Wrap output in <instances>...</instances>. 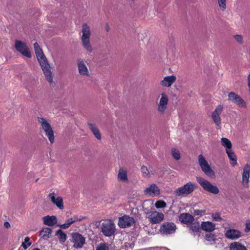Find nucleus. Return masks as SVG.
<instances>
[{"instance_id":"41","label":"nucleus","mask_w":250,"mask_h":250,"mask_svg":"<svg viewBox=\"0 0 250 250\" xmlns=\"http://www.w3.org/2000/svg\"><path fill=\"white\" fill-rule=\"evenodd\" d=\"M141 172H142V173L143 174L145 175L146 176H147L149 174V172L147 167L146 166H142L141 167Z\"/></svg>"},{"instance_id":"13","label":"nucleus","mask_w":250,"mask_h":250,"mask_svg":"<svg viewBox=\"0 0 250 250\" xmlns=\"http://www.w3.org/2000/svg\"><path fill=\"white\" fill-rule=\"evenodd\" d=\"M48 197L50 201L59 209L62 210L64 208L63 199L62 197H57V194L53 192L49 194Z\"/></svg>"},{"instance_id":"45","label":"nucleus","mask_w":250,"mask_h":250,"mask_svg":"<svg viewBox=\"0 0 250 250\" xmlns=\"http://www.w3.org/2000/svg\"><path fill=\"white\" fill-rule=\"evenodd\" d=\"M4 227L5 228H9L10 227V225L8 222H5L4 223Z\"/></svg>"},{"instance_id":"1","label":"nucleus","mask_w":250,"mask_h":250,"mask_svg":"<svg viewBox=\"0 0 250 250\" xmlns=\"http://www.w3.org/2000/svg\"><path fill=\"white\" fill-rule=\"evenodd\" d=\"M37 58L42 67L44 75L47 81L51 84L53 82L52 74L50 70V66L47 60L44 55L42 49L37 42L34 44Z\"/></svg>"},{"instance_id":"33","label":"nucleus","mask_w":250,"mask_h":250,"mask_svg":"<svg viewBox=\"0 0 250 250\" xmlns=\"http://www.w3.org/2000/svg\"><path fill=\"white\" fill-rule=\"evenodd\" d=\"M118 178L121 180L123 181H127V172L125 170H123L122 169H120L119 174H118Z\"/></svg>"},{"instance_id":"32","label":"nucleus","mask_w":250,"mask_h":250,"mask_svg":"<svg viewBox=\"0 0 250 250\" xmlns=\"http://www.w3.org/2000/svg\"><path fill=\"white\" fill-rule=\"evenodd\" d=\"M222 145L226 147V149H230L232 147L231 142L226 138H223L221 139Z\"/></svg>"},{"instance_id":"8","label":"nucleus","mask_w":250,"mask_h":250,"mask_svg":"<svg viewBox=\"0 0 250 250\" xmlns=\"http://www.w3.org/2000/svg\"><path fill=\"white\" fill-rule=\"evenodd\" d=\"M71 242L73 247L76 249L82 248L85 243V238L78 232H74L71 234Z\"/></svg>"},{"instance_id":"25","label":"nucleus","mask_w":250,"mask_h":250,"mask_svg":"<svg viewBox=\"0 0 250 250\" xmlns=\"http://www.w3.org/2000/svg\"><path fill=\"white\" fill-rule=\"evenodd\" d=\"M78 66L79 72L81 75L86 76L88 75V69L83 60L80 59L78 61Z\"/></svg>"},{"instance_id":"44","label":"nucleus","mask_w":250,"mask_h":250,"mask_svg":"<svg viewBox=\"0 0 250 250\" xmlns=\"http://www.w3.org/2000/svg\"><path fill=\"white\" fill-rule=\"evenodd\" d=\"M245 230L246 232H248L250 230V224L247 223Z\"/></svg>"},{"instance_id":"24","label":"nucleus","mask_w":250,"mask_h":250,"mask_svg":"<svg viewBox=\"0 0 250 250\" xmlns=\"http://www.w3.org/2000/svg\"><path fill=\"white\" fill-rule=\"evenodd\" d=\"M52 232V229L48 227L43 228L40 232L39 236L44 240H47L50 238Z\"/></svg>"},{"instance_id":"9","label":"nucleus","mask_w":250,"mask_h":250,"mask_svg":"<svg viewBox=\"0 0 250 250\" xmlns=\"http://www.w3.org/2000/svg\"><path fill=\"white\" fill-rule=\"evenodd\" d=\"M149 222L152 224H158L164 219V214L157 211H150L147 214Z\"/></svg>"},{"instance_id":"11","label":"nucleus","mask_w":250,"mask_h":250,"mask_svg":"<svg viewBox=\"0 0 250 250\" xmlns=\"http://www.w3.org/2000/svg\"><path fill=\"white\" fill-rule=\"evenodd\" d=\"M135 223L133 217L124 215L119 219L118 226L121 228H126L131 227Z\"/></svg>"},{"instance_id":"18","label":"nucleus","mask_w":250,"mask_h":250,"mask_svg":"<svg viewBox=\"0 0 250 250\" xmlns=\"http://www.w3.org/2000/svg\"><path fill=\"white\" fill-rule=\"evenodd\" d=\"M223 106L221 105H218L212 114V118L217 126H220L221 124V118L220 115L222 111Z\"/></svg>"},{"instance_id":"40","label":"nucleus","mask_w":250,"mask_h":250,"mask_svg":"<svg viewBox=\"0 0 250 250\" xmlns=\"http://www.w3.org/2000/svg\"><path fill=\"white\" fill-rule=\"evenodd\" d=\"M205 239L207 241L210 242L211 241H214L215 240V237L214 235L209 233L205 235Z\"/></svg>"},{"instance_id":"7","label":"nucleus","mask_w":250,"mask_h":250,"mask_svg":"<svg viewBox=\"0 0 250 250\" xmlns=\"http://www.w3.org/2000/svg\"><path fill=\"white\" fill-rule=\"evenodd\" d=\"M176 229V226L174 223L167 222L161 225L159 230L163 234L168 235L174 233Z\"/></svg>"},{"instance_id":"30","label":"nucleus","mask_w":250,"mask_h":250,"mask_svg":"<svg viewBox=\"0 0 250 250\" xmlns=\"http://www.w3.org/2000/svg\"><path fill=\"white\" fill-rule=\"evenodd\" d=\"M55 235L58 237L59 240L61 243H64L66 240V234L61 229L56 231Z\"/></svg>"},{"instance_id":"4","label":"nucleus","mask_w":250,"mask_h":250,"mask_svg":"<svg viewBox=\"0 0 250 250\" xmlns=\"http://www.w3.org/2000/svg\"><path fill=\"white\" fill-rule=\"evenodd\" d=\"M101 232L107 237H110L114 235L115 232V225L111 220H105L102 223Z\"/></svg>"},{"instance_id":"38","label":"nucleus","mask_w":250,"mask_h":250,"mask_svg":"<svg viewBox=\"0 0 250 250\" xmlns=\"http://www.w3.org/2000/svg\"><path fill=\"white\" fill-rule=\"evenodd\" d=\"M96 250H109V249L105 243H101L97 247Z\"/></svg>"},{"instance_id":"48","label":"nucleus","mask_w":250,"mask_h":250,"mask_svg":"<svg viewBox=\"0 0 250 250\" xmlns=\"http://www.w3.org/2000/svg\"><path fill=\"white\" fill-rule=\"evenodd\" d=\"M22 246L24 249H26L27 248L26 245L23 243H22Z\"/></svg>"},{"instance_id":"17","label":"nucleus","mask_w":250,"mask_h":250,"mask_svg":"<svg viewBox=\"0 0 250 250\" xmlns=\"http://www.w3.org/2000/svg\"><path fill=\"white\" fill-rule=\"evenodd\" d=\"M225 236L229 239L235 240L242 236L241 231L235 229H229L225 232Z\"/></svg>"},{"instance_id":"23","label":"nucleus","mask_w":250,"mask_h":250,"mask_svg":"<svg viewBox=\"0 0 250 250\" xmlns=\"http://www.w3.org/2000/svg\"><path fill=\"white\" fill-rule=\"evenodd\" d=\"M43 224L49 226H53L57 223V218L55 216L47 215L42 218Z\"/></svg>"},{"instance_id":"10","label":"nucleus","mask_w":250,"mask_h":250,"mask_svg":"<svg viewBox=\"0 0 250 250\" xmlns=\"http://www.w3.org/2000/svg\"><path fill=\"white\" fill-rule=\"evenodd\" d=\"M16 49L22 55L28 58L31 57V54L26 44L21 41L16 40L15 44Z\"/></svg>"},{"instance_id":"39","label":"nucleus","mask_w":250,"mask_h":250,"mask_svg":"<svg viewBox=\"0 0 250 250\" xmlns=\"http://www.w3.org/2000/svg\"><path fill=\"white\" fill-rule=\"evenodd\" d=\"M212 220L214 221H220L222 220V218L220 216L219 213H212L211 215Z\"/></svg>"},{"instance_id":"15","label":"nucleus","mask_w":250,"mask_h":250,"mask_svg":"<svg viewBox=\"0 0 250 250\" xmlns=\"http://www.w3.org/2000/svg\"><path fill=\"white\" fill-rule=\"evenodd\" d=\"M161 95L162 97L158 104V110L159 112L163 114L167 107L168 99L167 95L165 93H162Z\"/></svg>"},{"instance_id":"14","label":"nucleus","mask_w":250,"mask_h":250,"mask_svg":"<svg viewBox=\"0 0 250 250\" xmlns=\"http://www.w3.org/2000/svg\"><path fill=\"white\" fill-rule=\"evenodd\" d=\"M230 100H233V102L238 106L242 107H246V103L245 101L238 94L234 92H230L228 95Z\"/></svg>"},{"instance_id":"37","label":"nucleus","mask_w":250,"mask_h":250,"mask_svg":"<svg viewBox=\"0 0 250 250\" xmlns=\"http://www.w3.org/2000/svg\"><path fill=\"white\" fill-rule=\"evenodd\" d=\"M205 213L206 210L198 209H193V211L192 212L194 216H202L203 215L205 214Z\"/></svg>"},{"instance_id":"31","label":"nucleus","mask_w":250,"mask_h":250,"mask_svg":"<svg viewBox=\"0 0 250 250\" xmlns=\"http://www.w3.org/2000/svg\"><path fill=\"white\" fill-rule=\"evenodd\" d=\"M200 226L199 223H194L190 227V231L194 235H200Z\"/></svg>"},{"instance_id":"35","label":"nucleus","mask_w":250,"mask_h":250,"mask_svg":"<svg viewBox=\"0 0 250 250\" xmlns=\"http://www.w3.org/2000/svg\"><path fill=\"white\" fill-rule=\"evenodd\" d=\"M171 153L172 156L175 160H178L180 159V153L179 150L176 148H173L171 149Z\"/></svg>"},{"instance_id":"2","label":"nucleus","mask_w":250,"mask_h":250,"mask_svg":"<svg viewBox=\"0 0 250 250\" xmlns=\"http://www.w3.org/2000/svg\"><path fill=\"white\" fill-rule=\"evenodd\" d=\"M82 32L83 33L81 37L82 44L87 51L91 52L92 51V47L90 43L91 32L89 26L86 23L83 24Z\"/></svg>"},{"instance_id":"46","label":"nucleus","mask_w":250,"mask_h":250,"mask_svg":"<svg viewBox=\"0 0 250 250\" xmlns=\"http://www.w3.org/2000/svg\"><path fill=\"white\" fill-rule=\"evenodd\" d=\"M105 28H106V31L108 32L109 31V25L108 23H106V25H105Z\"/></svg>"},{"instance_id":"26","label":"nucleus","mask_w":250,"mask_h":250,"mask_svg":"<svg viewBox=\"0 0 250 250\" xmlns=\"http://www.w3.org/2000/svg\"><path fill=\"white\" fill-rule=\"evenodd\" d=\"M201 228L203 230L208 231L211 232L215 229V224L211 222H202L201 224Z\"/></svg>"},{"instance_id":"28","label":"nucleus","mask_w":250,"mask_h":250,"mask_svg":"<svg viewBox=\"0 0 250 250\" xmlns=\"http://www.w3.org/2000/svg\"><path fill=\"white\" fill-rule=\"evenodd\" d=\"M230 250H247V248L238 242L231 243L229 246Z\"/></svg>"},{"instance_id":"47","label":"nucleus","mask_w":250,"mask_h":250,"mask_svg":"<svg viewBox=\"0 0 250 250\" xmlns=\"http://www.w3.org/2000/svg\"><path fill=\"white\" fill-rule=\"evenodd\" d=\"M30 240V238L28 237H26L24 239V242H28Z\"/></svg>"},{"instance_id":"6","label":"nucleus","mask_w":250,"mask_h":250,"mask_svg":"<svg viewBox=\"0 0 250 250\" xmlns=\"http://www.w3.org/2000/svg\"><path fill=\"white\" fill-rule=\"evenodd\" d=\"M197 180L205 190L214 194H217L219 192L218 188L216 186L212 185L208 181L201 177H197Z\"/></svg>"},{"instance_id":"21","label":"nucleus","mask_w":250,"mask_h":250,"mask_svg":"<svg viewBox=\"0 0 250 250\" xmlns=\"http://www.w3.org/2000/svg\"><path fill=\"white\" fill-rule=\"evenodd\" d=\"M82 220V219H79L77 216L75 215L73 216V217L67 219L64 224L62 225H58L57 226L60 227L62 229H67L73 223L77 221H80Z\"/></svg>"},{"instance_id":"5","label":"nucleus","mask_w":250,"mask_h":250,"mask_svg":"<svg viewBox=\"0 0 250 250\" xmlns=\"http://www.w3.org/2000/svg\"><path fill=\"white\" fill-rule=\"evenodd\" d=\"M38 121L41 124L42 128L45 133V135L48 138L51 143L54 141V131L50 125L48 123L46 120L43 118L38 117Z\"/></svg>"},{"instance_id":"29","label":"nucleus","mask_w":250,"mask_h":250,"mask_svg":"<svg viewBox=\"0 0 250 250\" xmlns=\"http://www.w3.org/2000/svg\"><path fill=\"white\" fill-rule=\"evenodd\" d=\"M89 127L94 134L95 136L98 140L101 139V135L96 125L92 124H88Z\"/></svg>"},{"instance_id":"12","label":"nucleus","mask_w":250,"mask_h":250,"mask_svg":"<svg viewBox=\"0 0 250 250\" xmlns=\"http://www.w3.org/2000/svg\"><path fill=\"white\" fill-rule=\"evenodd\" d=\"M198 162L202 171L205 174L208 175L211 173H213L208 163L202 154L198 156Z\"/></svg>"},{"instance_id":"22","label":"nucleus","mask_w":250,"mask_h":250,"mask_svg":"<svg viewBox=\"0 0 250 250\" xmlns=\"http://www.w3.org/2000/svg\"><path fill=\"white\" fill-rule=\"evenodd\" d=\"M176 77L174 75L166 76L161 81L160 83L163 86L169 87L176 81Z\"/></svg>"},{"instance_id":"36","label":"nucleus","mask_w":250,"mask_h":250,"mask_svg":"<svg viewBox=\"0 0 250 250\" xmlns=\"http://www.w3.org/2000/svg\"><path fill=\"white\" fill-rule=\"evenodd\" d=\"M220 9L224 11L226 9V0H217Z\"/></svg>"},{"instance_id":"50","label":"nucleus","mask_w":250,"mask_h":250,"mask_svg":"<svg viewBox=\"0 0 250 250\" xmlns=\"http://www.w3.org/2000/svg\"><path fill=\"white\" fill-rule=\"evenodd\" d=\"M31 243H28V245L29 246H30V245H31Z\"/></svg>"},{"instance_id":"20","label":"nucleus","mask_w":250,"mask_h":250,"mask_svg":"<svg viewBox=\"0 0 250 250\" xmlns=\"http://www.w3.org/2000/svg\"><path fill=\"white\" fill-rule=\"evenodd\" d=\"M144 192L150 195H158L160 194V190L156 184H152L145 190Z\"/></svg>"},{"instance_id":"43","label":"nucleus","mask_w":250,"mask_h":250,"mask_svg":"<svg viewBox=\"0 0 250 250\" xmlns=\"http://www.w3.org/2000/svg\"><path fill=\"white\" fill-rule=\"evenodd\" d=\"M248 86L249 87V92L250 93V73L248 76Z\"/></svg>"},{"instance_id":"3","label":"nucleus","mask_w":250,"mask_h":250,"mask_svg":"<svg viewBox=\"0 0 250 250\" xmlns=\"http://www.w3.org/2000/svg\"><path fill=\"white\" fill-rule=\"evenodd\" d=\"M197 188L196 184L189 182L184 186L179 187L174 191V194L176 196H184L191 193Z\"/></svg>"},{"instance_id":"49","label":"nucleus","mask_w":250,"mask_h":250,"mask_svg":"<svg viewBox=\"0 0 250 250\" xmlns=\"http://www.w3.org/2000/svg\"><path fill=\"white\" fill-rule=\"evenodd\" d=\"M32 250H41L39 248H34Z\"/></svg>"},{"instance_id":"16","label":"nucleus","mask_w":250,"mask_h":250,"mask_svg":"<svg viewBox=\"0 0 250 250\" xmlns=\"http://www.w3.org/2000/svg\"><path fill=\"white\" fill-rule=\"evenodd\" d=\"M250 175V166L249 164H247L245 165L243 168L242 181L243 185L246 188H248L249 186Z\"/></svg>"},{"instance_id":"42","label":"nucleus","mask_w":250,"mask_h":250,"mask_svg":"<svg viewBox=\"0 0 250 250\" xmlns=\"http://www.w3.org/2000/svg\"><path fill=\"white\" fill-rule=\"evenodd\" d=\"M235 39L239 42L242 43L243 37L241 35H237L234 36Z\"/></svg>"},{"instance_id":"19","label":"nucleus","mask_w":250,"mask_h":250,"mask_svg":"<svg viewBox=\"0 0 250 250\" xmlns=\"http://www.w3.org/2000/svg\"><path fill=\"white\" fill-rule=\"evenodd\" d=\"M179 220L185 224H190L192 223L194 219L193 216L188 213H183L179 216Z\"/></svg>"},{"instance_id":"27","label":"nucleus","mask_w":250,"mask_h":250,"mask_svg":"<svg viewBox=\"0 0 250 250\" xmlns=\"http://www.w3.org/2000/svg\"><path fill=\"white\" fill-rule=\"evenodd\" d=\"M226 151L228 157L230 161V164L233 166L236 165L237 164V158L234 152L232 151L231 149H226Z\"/></svg>"},{"instance_id":"34","label":"nucleus","mask_w":250,"mask_h":250,"mask_svg":"<svg viewBox=\"0 0 250 250\" xmlns=\"http://www.w3.org/2000/svg\"><path fill=\"white\" fill-rule=\"evenodd\" d=\"M155 206L157 208H164L167 206V204L164 201L160 200L155 202Z\"/></svg>"}]
</instances>
